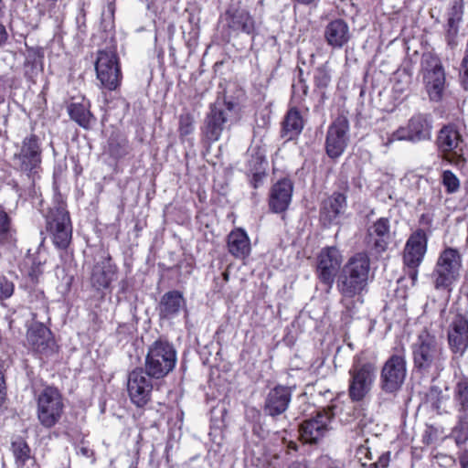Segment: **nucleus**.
I'll list each match as a JSON object with an SVG mask.
<instances>
[{"mask_svg": "<svg viewBox=\"0 0 468 468\" xmlns=\"http://www.w3.org/2000/svg\"><path fill=\"white\" fill-rule=\"evenodd\" d=\"M448 26H449V33L453 32V34H455L457 32V28L455 27V19L453 17H450L448 19Z\"/></svg>", "mask_w": 468, "mask_h": 468, "instance_id": "obj_52", "label": "nucleus"}, {"mask_svg": "<svg viewBox=\"0 0 468 468\" xmlns=\"http://www.w3.org/2000/svg\"><path fill=\"white\" fill-rule=\"evenodd\" d=\"M237 105L226 100L218 99L209 106L204 121L203 133L208 142L214 143L220 139L223 133L229 132L237 121Z\"/></svg>", "mask_w": 468, "mask_h": 468, "instance_id": "obj_3", "label": "nucleus"}, {"mask_svg": "<svg viewBox=\"0 0 468 468\" xmlns=\"http://www.w3.org/2000/svg\"><path fill=\"white\" fill-rule=\"evenodd\" d=\"M248 163L249 171L252 174L250 185L256 189L263 185L264 179L266 178L267 161L265 155L260 151H257L255 154H251V158Z\"/></svg>", "mask_w": 468, "mask_h": 468, "instance_id": "obj_36", "label": "nucleus"}, {"mask_svg": "<svg viewBox=\"0 0 468 468\" xmlns=\"http://www.w3.org/2000/svg\"><path fill=\"white\" fill-rule=\"evenodd\" d=\"M421 68L423 83L431 101H441L445 90L446 77L440 58L431 53L424 54Z\"/></svg>", "mask_w": 468, "mask_h": 468, "instance_id": "obj_11", "label": "nucleus"}, {"mask_svg": "<svg viewBox=\"0 0 468 468\" xmlns=\"http://www.w3.org/2000/svg\"><path fill=\"white\" fill-rule=\"evenodd\" d=\"M288 468H306V465L300 462H293Z\"/></svg>", "mask_w": 468, "mask_h": 468, "instance_id": "obj_55", "label": "nucleus"}, {"mask_svg": "<svg viewBox=\"0 0 468 468\" xmlns=\"http://www.w3.org/2000/svg\"><path fill=\"white\" fill-rule=\"evenodd\" d=\"M225 21L230 33L234 35L239 33L250 35L255 29L253 17L239 0H231L225 13Z\"/></svg>", "mask_w": 468, "mask_h": 468, "instance_id": "obj_19", "label": "nucleus"}, {"mask_svg": "<svg viewBox=\"0 0 468 468\" xmlns=\"http://www.w3.org/2000/svg\"><path fill=\"white\" fill-rule=\"evenodd\" d=\"M453 399L458 412V423L453 429L457 444L468 441V377L460 378L453 388Z\"/></svg>", "mask_w": 468, "mask_h": 468, "instance_id": "obj_14", "label": "nucleus"}, {"mask_svg": "<svg viewBox=\"0 0 468 468\" xmlns=\"http://www.w3.org/2000/svg\"><path fill=\"white\" fill-rule=\"evenodd\" d=\"M194 117L189 112L182 113L179 116L178 132L181 138L191 134L194 132Z\"/></svg>", "mask_w": 468, "mask_h": 468, "instance_id": "obj_41", "label": "nucleus"}, {"mask_svg": "<svg viewBox=\"0 0 468 468\" xmlns=\"http://www.w3.org/2000/svg\"><path fill=\"white\" fill-rule=\"evenodd\" d=\"M390 240V223L387 218H380L367 229V242L372 249L382 253Z\"/></svg>", "mask_w": 468, "mask_h": 468, "instance_id": "obj_26", "label": "nucleus"}, {"mask_svg": "<svg viewBox=\"0 0 468 468\" xmlns=\"http://www.w3.org/2000/svg\"><path fill=\"white\" fill-rule=\"evenodd\" d=\"M97 79L102 88L115 90L121 84L122 72L114 51L100 50L95 63Z\"/></svg>", "mask_w": 468, "mask_h": 468, "instance_id": "obj_12", "label": "nucleus"}, {"mask_svg": "<svg viewBox=\"0 0 468 468\" xmlns=\"http://www.w3.org/2000/svg\"><path fill=\"white\" fill-rule=\"evenodd\" d=\"M47 229L57 248L66 249L69 246L72 229L69 213L64 207H56L49 210L47 216Z\"/></svg>", "mask_w": 468, "mask_h": 468, "instance_id": "obj_15", "label": "nucleus"}, {"mask_svg": "<svg viewBox=\"0 0 468 468\" xmlns=\"http://www.w3.org/2000/svg\"><path fill=\"white\" fill-rule=\"evenodd\" d=\"M450 348L453 353L463 355L468 348V319L463 315L456 316L448 331Z\"/></svg>", "mask_w": 468, "mask_h": 468, "instance_id": "obj_25", "label": "nucleus"}, {"mask_svg": "<svg viewBox=\"0 0 468 468\" xmlns=\"http://www.w3.org/2000/svg\"><path fill=\"white\" fill-rule=\"evenodd\" d=\"M186 306V301L179 291H170L165 292L159 303V315L163 319H172L176 317L180 310Z\"/></svg>", "mask_w": 468, "mask_h": 468, "instance_id": "obj_30", "label": "nucleus"}, {"mask_svg": "<svg viewBox=\"0 0 468 468\" xmlns=\"http://www.w3.org/2000/svg\"><path fill=\"white\" fill-rule=\"evenodd\" d=\"M367 441H365V444H360L357 446L356 450L355 457L361 463L362 466L367 465V461H371L373 459L372 452L370 448L367 446Z\"/></svg>", "mask_w": 468, "mask_h": 468, "instance_id": "obj_42", "label": "nucleus"}, {"mask_svg": "<svg viewBox=\"0 0 468 468\" xmlns=\"http://www.w3.org/2000/svg\"><path fill=\"white\" fill-rule=\"evenodd\" d=\"M295 1L302 5H309V4L313 3L314 0H295Z\"/></svg>", "mask_w": 468, "mask_h": 468, "instance_id": "obj_57", "label": "nucleus"}, {"mask_svg": "<svg viewBox=\"0 0 468 468\" xmlns=\"http://www.w3.org/2000/svg\"><path fill=\"white\" fill-rule=\"evenodd\" d=\"M223 279L225 282H228L229 279V274L228 271L223 272Z\"/></svg>", "mask_w": 468, "mask_h": 468, "instance_id": "obj_58", "label": "nucleus"}, {"mask_svg": "<svg viewBox=\"0 0 468 468\" xmlns=\"http://www.w3.org/2000/svg\"><path fill=\"white\" fill-rule=\"evenodd\" d=\"M37 414L40 424L45 428L54 427L60 420L64 404L61 394L53 387L45 388L38 395Z\"/></svg>", "mask_w": 468, "mask_h": 468, "instance_id": "obj_10", "label": "nucleus"}, {"mask_svg": "<svg viewBox=\"0 0 468 468\" xmlns=\"http://www.w3.org/2000/svg\"><path fill=\"white\" fill-rule=\"evenodd\" d=\"M110 151H111L112 154L116 155V156H121L124 154L123 150H115L112 147V144H110Z\"/></svg>", "mask_w": 468, "mask_h": 468, "instance_id": "obj_53", "label": "nucleus"}, {"mask_svg": "<svg viewBox=\"0 0 468 468\" xmlns=\"http://www.w3.org/2000/svg\"><path fill=\"white\" fill-rule=\"evenodd\" d=\"M303 128V118L296 109H291L283 121L282 133L288 140L298 136Z\"/></svg>", "mask_w": 468, "mask_h": 468, "instance_id": "obj_37", "label": "nucleus"}, {"mask_svg": "<svg viewBox=\"0 0 468 468\" xmlns=\"http://www.w3.org/2000/svg\"><path fill=\"white\" fill-rule=\"evenodd\" d=\"M10 451L14 458L15 468H37L36 458L24 439L17 437L13 440Z\"/></svg>", "mask_w": 468, "mask_h": 468, "instance_id": "obj_29", "label": "nucleus"}, {"mask_svg": "<svg viewBox=\"0 0 468 468\" xmlns=\"http://www.w3.org/2000/svg\"><path fill=\"white\" fill-rule=\"evenodd\" d=\"M3 16L2 13V0H0V17Z\"/></svg>", "mask_w": 468, "mask_h": 468, "instance_id": "obj_61", "label": "nucleus"}, {"mask_svg": "<svg viewBox=\"0 0 468 468\" xmlns=\"http://www.w3.org/2000/svg\"><path fill=\"white\" fill-rule=\"evenodd\" d=\"M342 263V255L335 247H327L317 257L316 272L318 279L328 286L327 292L333 287L335 278Z\"/></svg>", "mask_w": 468, "mask_h": 468, "instance_id": "obj_16", "label": "nucleus"}, {"mask_svg": "<svg viewBox=\"0 0 468 468\" xmlns=\"http://www.w3.org/2000/svg\"><path fill=\"white\" fill-rule=\"evenodd\" d=\"M6 392H5V383L2 371L0 370V406L4 403L5 399Z\"/></svg>", "mask_w": 468, "mask_h": 468, "instance_id": "obj_47", "label": "nucleus"}, {"mask_svg": "<svg viewBox=\"0 0 468 468\" xmlns=\"http://www.w3.org/2000/svg\"><path fill=\"white\" fill-rule=\"evenodd\" d=\"M90 102L85 99L80 101H72L68 106V112L71 120L76 122L80 127L89 129L95 118L90 111Z\"/></svg>", "mask_w": 468, "mask_h": 468, "instance_id": "obj_34", "label": "nucleus"}, {"mask_svg": "<svg viewBox=\"0 0 468 468\" xmlns=\"http://www.w3.org/2000/svg\"><path fill=\"white\" fill-rule=\"evenodd\" d=\"M428 237L419 229L410 234L403 250V262L408 268H419L427 252Z\"/></svg>", "mask_w": 468, "mask_h": 468, "instance_id": "obj_21", "label": "nucleus"}, {"mask_svg": "<svg viewBox=\"0 0 468 468\" xmlns=\"http://www.w3.org/2000/svg\"><path fill=\"white\" fill-rule=\"evenodd\" d=\"M346 208V197L342 193L335 192L323 201L320 215L324 220L331 223L343 214Z\"/></svg>", "mask_w": 468, "mask_h": 468, "instance_id": "obj_31", "label": "nucleus"}, {"mask_svg": "<svg viewBox=\"0 0 468 468\" xmlns=\"http://www.w3.org/2000/svg\"><path fill=\"white\" fill-rule=\"evenodd\" d=\"M14 292V283L5 276H0V300L9 298Z\"/></svg>", "mask_w": 468, "mask_h": 468, "instance_id": "obj_43", "label": "nucleus"}, {"mask_svg": "<svg viewBox=\"0 0 468 468\" xmlns=\"http://www.w3.org/2000/svg\"><path fill=\"white\" fill-rule=\"evenodd\" d=\"M349 122L346 116H338L328 127L325 150L330 158L339 157L348 142Z\"/></svg>", "mask_w": 468, "mask_h": 468, "instance_id": "obj_18", "label": "nucleus"}, {"mask_svg": "<svg viewBox=\"0 0 468 468\" xmlns=\"http://www.w3.org/2000/svg\"><path fill=\"white\" fill-rule=\"evenodd\" d=\"M377 378L374 363L355 356L348 370V397L352 402L363 401L371 392Z\"/></svg>", "mask_w": 468, "mask_h": 468, "instance_id": "obj_4", "label": "nucleus"}, {"mask_svg": "<svg viewBox=\"0 0 468 468\" xmlns=\"http://www.w3.org/2000/svg\"><path fill=\"white\" fill-rule=\"evenodd\" d=\"M425 404L438 414L448 413L451 405L448 390L443 391L436 386L431 387L425 395Z\"/></svg>", "mask_w": 468, "mask_h": 468, "instance_id": "obj_35", "label": "nucleus"}, {"mask_svg": "<svg viewBox=\"0 0 468 468\" xmlns=\"http://www.w3.org/2000/svg\"><path fill=\"white\" fill-rule=\"evenodd\" d=\"M432 132V120L431 115L424 113L414 114L406 126H400L395 132L388 135L384 143L388 146L395 141H410L420 143L430 140Z\"/></svg>", "mask_w": 468, "mask_h": 468, "instance_id": "obj_9", "label": "nucleus"}, {"mask_svg": "<svg viewBox=\"0 0 468 468\" xmlns=\"http://www.w3.org/2000/svg\"><path fill=\"white\" fill-rule=\"evenodd\" d=\"M289 447H290L291 449L296 450V443H295V442H292V441H290Z\"/></svg>", "mask_w": 468, "mask_h": 468, "instance_id": "obj_59", "label": "nucleus"}, {"mask_svg": "<svg viewBox=\"0 0 468 468\" xmlns=\"http://www.w3.org/2000/svg\"><path fill=\"white\" fill-rule=\"evenodd\" d=\"M370 260L367 253L358 252L349 258L336 281L340 304L352 315L363 303V294L367 291Z\"/></svg>", "mask_w": 468, "mask_h": 468, "instance_id": "obj_1", "label": "nucleus"}, {"mask_svg": "<svg viewBox=\"0 0 468 468\" xmlns=\"http://www.w3.org/2000/svg\"><path fill=\"white\" fill-rule=\"evenodd\" d=\"M27 341L30 347L42 355L53 352L54 341L50 330L43 323L34 321L27 328Z\"/></svg>", "mask_w": 468, "mask_h": 468, "instance_id": "obj_22", "label": "nucleus"}, {"mask_svg": "<svg viewBox=\"0 0 468 468\" xmlns=\"http://www.w3.org/2000/svg\"><path fill=\"white\" fill-rule=\"evenodd\" d=\"M432 223V216L429 213L422 214L420 218V224L425 227H430Z\"/></svg>", "mask_w": 468, "mask_h": 468, "instance_id": "obj_49", "label": "nucleus"}, {"mask_svg": "<svg viewBox=\"0 0 468 468\" xmlns=\"http://www.w3.org/2000/svg\"><path fill=\"white\" fill-rule=\"evenodd\" d=\"M16 230L10 217L4 210H0V257L11 251L16 247Z\"/></svg>", "mask_w": 468, "mask_h": 468, "instance_id": "obj_32", "label": "nucleus"}, {"mask_svg": "<svg viewBox=\"0 0 468 468\" xmlns=\"http://www.w3.org/2000/svg\"><path fill=\"white\" fill-rule=\"evenodd\" d=\"M36 298H37V299L38 300V302H39V307H40L41 309H43L44 311H46V310H47V308H48V307H47V301H46V299H45V296H44L43 292H37V293H36Z\"/></svg>", "mask_w": 468, "mask_h": 468, "instance_id": "obj_51", "label": "nucleus"}, {"mask_svg": "<svg viewBox=\"0 0 468 468\" xmlns=\"http://www.w3.org/2000/svg\"><path fill=\"white\" fill-rule=\"evenodd\" d=\"M459 462L462 468H468V451H463L459 454Z\"/></svg>", "mask_w": 468, "mask_h": 468, "instance_id": "obj_50", "label": "nucleus"}, {"mask_svg": "<svg viewBox=\"0 0 468 468\" xmlns=\"http://www.w3.org/2000/svg\"><path fill=\"white\" fill-rule=\"evenodd\" d=\"M151 378L142 368H136L129 374L127 390L132 402L137 407H144L150 401L153 390Z\"/></svg>", "mask_w": 468, "mask_h": 468, "instance_id": "obj_20", "label": "nucleus"}, {"mask_svg": "<svg viewBox=\"0 0 468 468\" xmlns=\"http://www.w3.org/2000/svg\"><path fill=\"white\" fill-rule=\"evenodd\" d=\"M441 184L448 194H454L460 189V180L451 170H444L441 174Z\"/></svg>", "mask_w": 468, "mask_h": 468, "instance_id": "obj_40", "label": "nucleus"}, {"mask_svg": "<svg viewBox=\"0 0 468 468\" xmlns=\"http://www.w3.org/2000/svg\"><path fill=\"white\" fill-rule=\"evenodd\" d=\"M176 350L166 340L158 339L148 348L144 370L152 378L161 379L166 377L176 367Z\"/></svg>", "mask_w": 468, "mask_h": 468, "instance_id": "obj_5", "label": "nucleus"}, {"mask_svg": "<svg viewBox=\"0 0 468 468\" xmlns=\"http://www.w3.org/2000/svg\"><path fill=\"white\" fill-rule=\"evenodd\" d=\"M461 77L464 89L468 90V55H465L463 59Z\"/></svg>", "mask_w": 468, "mask_h": 468, "instance_id": "obj_46", "label": "nucleus"}, {"mask_svg": "<svg viewBox=\"0 0 468 468\" xmlns=\"http://www.w3.org/2000/svg\"><path fill=\"white\" fill-rule=\"evenodd\" d=\"M292 399V391L287 387L278 386L268 393L264 411L266 414L275 417L282 414L288 408Z\"/></svg>", "mask_w": 468, "mask_h": 468, "instance_id": "obj_27", "label": "nucleus"}, {"mask_svg": "<svg viewBox=\"0 0 468 468\" xmlns=\"http://www.w3.org/2000/svg\"><path fill=\"white\" fill-rule=\"evenodd\" d=\"M463 138L452 125L443 126L437 137V145L442 157L455 166H463L466 160L463 154Z\"/></svg>", "mask_w": 468, "mask_h": 468, "instance_id": "obj_13", "label": "nucleus"}, {"mask_svg": "<svg viewBox=\"0 0 468 468\" xmlns=\"http://www.w3.org/2000/svg\"><path fill=\"white\" fill-rule=\"evenodd\" d=\"M410 277L411 278V280L413 282H415L418 278V268H410Z\"/></svg>", "mask_w": 468, "mask_h": 468, "instance_id": "obj_54", "label": "nucleus"}, {"mask_svg": "<svg viewBox=\"0 0 468 468\" xmlns=\"http://www.w3.org/2000/svg\"><path fill=\"white\" fill-rule=\"evenodd\" d=\"M389 463V452H383L378 461L370 464V468H388Z\"/></svg>", "mask_w": 468, "mask_h": 468, "instance_id": "obj_45", "label": "nucleus"}, {"mask_svg": "<svg viewBox=\"0 0 468 468\" xmlns=\"http://www.w3.org/2000/svg\"><path fill=\"white\" fill-rule=\"evenodd\" d=\"M351 36L348 24L341 18L329 22L324 32L326 43L333 48H342L349 42Z\"/></svg>", "mask_w": 468, "mask_h": 468, "instance_id": "obj_28", "label": "nucleus"}, {"mask_svg": "<svg viewBox=\"0 0 468 468\" xmlns=\"http://www.w3.org/2000/svg\"><path fill=\"white\" fill-rule=\"evenodd\" d=\"M42 147L37 135L31 133L26 136L17 146L12 157L13 167L27 176H35L41 168Z\"/></svg>", "mask_w": 468, "mask_h": 468, "instance_id": "obj_7", "label": "nucleus"}, {"mask_svg": "<svg viewBox=\"0 0 468 468\" xmlns=\"http://www.w3.org/2000/svg\"><path fill=\"white\" fill-rule=\"evenodd\" d=\"M329 410H332L331 409ZM355 411V407L349 405L346 408H341L339 411L334 412V415L339 414L341 421L349 422L352 420ZM331 413H333V411H331Z\"/></svg>", "mask_w": 468, "mask_h": 468, "instance_id": "obj_44", "label": "nucleus"}, {"mask_svg": "<svg viewBox=\"0 0 468 468\" xmlns=\"http://www.w3.org/2000/svg\"><path fill=\"white\" fill-rule=\"evenodd\" d=\"M48 13L52 16V7L49 8Z\"/></svg>", "mask_w": 468, "mask_h": 468, "instance_id": "obj_62", "label": "nucleus"}, {"mask_svg": "<svg viewBox=\"0 0 468 468\" xmlns=\"http://www.w3.org/2000/svg\"><path fill=\"white\" fill-rule=\"evenodd\" d=\"M32 314H33V319H36L37 314L33 313Z\"/></svg>", "mask_w": 468, "mask_h": 468, "instance_id": "obj_63", "label": "nucleus"}, {"mask_svg": "<svg viewBox=\"0 0 468 468\" xmlns=\"http://www.w3.org/2000/svg\"><path fill=\"white\" fill-rule=\"evenodd\" d=\"M414 367L423 373L438 374L443 369L445 356L440 339L427 328L411 346Z\"/></svg>", "mask_w": 468, "mask_h": 468, "instance_id": "obj_2", "label": "nucleus"}, {"mask_svg": "<svg viewBox=\"0 0 468 468\" xmlns=\"http://www.w3.org/2000/svg\"><path fill=\"white\" fill-rule=\"evenodd\" d=\"M79 452H80L82 455L84 456H89L90 455V449L86 448V447H80V450H79Z\"/></svg>", "mask_w": 468, "mask_h": 468, "instance_id": "obj_56", "label": "nucleus"}, {"mask_svg": "<svg viewBox=\"0 0 468 468\" xmlns=\"http://www.w3.org/2000/svg\"><path fill=\"white\" fill-rule=\"evenodd\" d=\"M462 267L463 259L457 249L449 247L441 250L431 273L434 288L451 292L460 278Z\"/></svg>", "mask_w": 468, "mask_h": 468, "instance_id": "obj_6", "label": "nucleus"}, {"mask_svg": "<svg viewBox=\"0 0 468 468\" xmlns=\"http://www.w3.org/2000/svg\"><path fill=\"white\" fill-rule=\"evenodd\" d=\"M47 254L43 251L37 250L35 254H29L27 259V263L30 264L28 275L32 282H38L39 277L44 272V266L47 262Z\"/></svg>", "mask_w": 468, "mask_h": 468, "instance_id": "obj_38", "label": "nucleus"}, {"mask_svg": "<svg viewBox=\"0 0 468 468\" xmlns=\"http://www.w3.org/2000/svg\"><path fill=\"white\" fill-rule=\"evenodd\" d=\"M302 89H303V93L305 94L307 92L308 87L305 84H303Z\"/></svg>", "mask_w": 468, "mask_h": 468, "instance_id": "obj_60", "label": "nucleus"}, {"mask_svg": "<svg viewBox=\"0 0 468 468\" xmlns=\"http://www.w3.org/2000/svg\"><path fill=\"white\" fill-rule=\"evenodd\" d=\"M8 40V33L5 27L0 23V47H4Z\"/></svg>", "mask_w": 468, "mask_h": 468, "instance_id": "obj_48", "label": "nucleus"}, {"mask_svg": "<svg viewBox=\"0 0 468 468\" xmlns=\"http://www.w3.org/2000/svg\"><path fill=\"white\" fill-rule=\"evenodd\" d=\"M117 278V267L111 257L98 261L92 268L90 275L91 286L97 291L108 289Z\"/></svg>", "mask_w": 468, "mask_h": 468, "instance_id": "obj_24", "label": "nucleus"}, {"mask_svg": "<svg viewBox=\"0 0 468 468\" xmlns=\"http://www.w3.org/2000/svg\"><path fill=\"white\" fill-rule=\"evenodd\" d=\"M228 250L232 256L238 259H244L250 254V242L243 229L232 230L228 235Z\"/></svg>", "mask_w": 468, "mask_h": 468, "instance_id": "obj_33", "label": "nucleus"}, {"mask_svg": "<svg viewBox=\"0 0 468 468\" xmlns=\"http://www.w3.org/2000/svg\"><path fill=\"white\" fill-rule=\"evenodd\" d=\"M315 87L320 90H325L331 82V71L327 65L318 67L314 75Z\"/></svg>", "mask_w": 468, "mask_h": 468, "instance_id": "obj_39", "label": "nucleus"}, {"mask_svg": "<svg viewBox=\"0 0 468 468\" xmlns=\"http://www.w3.org/2000/svg\"><path fill=\"white\" fill-rule=\"evenodd\" d=\"M407 361L403 346L396 348V352L384 363L380 372V388L385 393L398 392L406 378Z\"/></svg>", "mask_w": 468, "mask_h": 468, "instance_id": "obj_8", "label": "nucleus"}, {"mask_svg": "<svg viewBox=\"0 0 468 468\" xmlns=\"http://www.w3.org/2000/svg\"><path fill=\"white\" fill-rule=\"evenodd\" d=\"M333 416L330 410H323L305 420L300 426V436L303 442L315 444L323 439L329 431Z\"/></svg>", "mask_w": 468, "mask_h": 468, "instance_id": "obj_17", "label": "nucleus"}, {"mask_svg": "<svg viewBox=\"0 0 468 468\" xmlns=\"http://www.w3.org/2000/svg\"><path fill=\"white\" fill-rule=\"evenodd\" d=\"M293 184L289 178L277 181L270 190L269 207L273 213L286 211L291 204Z\"/></svg>", "mask_w": 468, "mask_h": 468, "instance_id": "obj_23", "label": "nucleus"}]
</instances>
